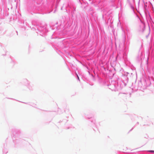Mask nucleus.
<instances>
[{
  "mask_svg": "<svg viewBox=\"0 0 154 154\" xmlns=\"http://www.w3.org/2000/svg\"><path fill=\"white\" fill-rule=\"evenodd\" d=\"M149 151L151 152H154V151L153 150H150Z\"/></svg>",
  "mask_w": 154,
  "mask_h": 154,
  "instance_id": "f257e3e1",
  "label": "nucleus"
}]
</instances>
